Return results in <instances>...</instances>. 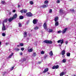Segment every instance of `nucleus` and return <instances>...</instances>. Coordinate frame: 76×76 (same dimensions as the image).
Segmentation results:
<instances>
[{"instance_id": "53", "label": "nucleus", "mask_w": 76, "mask_h": 76, "mask_svg": "<svg viewBox=\"0 0 76 76\" xmlns=\"http://www.w3.org/2000/svg\"><path fill=\"white\" fill-rule=\"evenodd\" d=\"M7 44H8V43H6V45H7Z\"/></svg>"}, {"instance_id": "24", "label": "nucleus", "mask_w": 76, "mask_h": 76, "mask_svg": "<svg viewBox=\"0 0 76 76\" xmlns=\"http://www.w3.org/2000/svg\"><path fill=\"white\" fill-rule=\"evenodd\" d=\"M26 58H24L23 59H21V61L23 62V61H26Z\"/></svg>"}, {"instance_id": "21", "label": "nucleus", "mask_w": 76, "mask_h": 76, "mask_svg": "<svg viewBox=\"0 0 76 76\" xmlns=\"http://www.w3.org/2000/svg\"><path fill=\"white\" fill-rule=\"evenodd\" d=\"M13 55V53H12L8 57L9 58H11L12 57V56Z\"/></svg>"}, {"instance_id": "1", "label": "nucleus", "mask_w": 76, "mask_h": 76, "mask_svg": "<svg viewBox=\"0 0 76 76\" xmlns=\"http://www.w3.org/2000/svg\"><path fill=\"white\" fill-rule=\"evenodd\" d=\"M44 42L46 44H51L53 43V42L51 40H45L44 41Z\"/></svg>"}, {"instance_id": "23", "label": "nucleus", "mask_w": 76, "mask_h": 76, "mask_svg": "<svg viewBox=\"0 0 76 76\" xmlns=\"http://www.w3.org/2000/svg\"><path fill=\"white\" fill-rule=\"evenodd\" d=\"M32 51H33V49L32 48L28 50V51L29 52H32Z\"/></svg>"}, {"instance_id": "54", "label": "nucleus", "mask_w": 76, "mask_h": 76, "mask_svg": "<svg viewBox=\"0 0 76 76\" xmlns=\"http://www.w3.org/2000/svg\"><path fill=\"white\" fill-rule=\"evenodd\" d=\"M48 75H50V72H48Z\"/></svg>"}, {"instance_id": "36", "label": "nucleus", "mask_w": 76, "mask_h": 76, "mask_svg": "<svg viewBox=\"0 0 76 76\" xmlns=\"http://www.w3.org/2000/svg\"><path fill=\"white\" fill-rule=\"evenodd\" d=\"M60 0H57L56 1L57 3H58V4L60 3Z\"/></svg>"}, {"instance_id": "8", "label": "nucleus", "mask_w": 76, "mask_h": 76, "mask_svg": "<svg viewBox=\"0 0 76 76\" xmlns=\"http://www.w3.org/2000/svg\"><path fill=\"white\" fill-rule=\"evenodd\" d=\"M38 22V20L36 19H34L33 21V23L34 24H37Z\"/></svg>"}, {"instance_id": "50", "label": "nucleus", "mask_w": 76, "mask_h": 76, "mask_svg": "<svg viewBox=\"0 0 76 76\" xmlns=\"http://www.w3.org/2000/svg\"><path fill=\"white\" fill-rule=\"evenodd\" d=\"M17 46V47H20V45H18Z\"/></svg>"}, {"instance_id": "5", "label": "nucleus", "mask_w": 76, "mask_h": 76, "mask_svg": "<svg viewBox=\"0 0 76 76\" xmlns=\"http://www.w3.org/2000/svg\"><path fill=\"white\" fill-rule=\"evenodd\" d=\"M43 27L46 30L47 29V23L46 22H45L43 24Z\"/></svg>"}, {"instance_id": "32", "label": "nucleus", "mask_w": 76, "mask_h": 76, "mask_svg": "<svg viewBox=\"0 0 76 76\" xmlns=\"http://www.w3.org/2000/svg\"><path fill=\"white\" fill-rule=\"evenodd\" d=\"M34 29H35V30H37V29H38V26L35 27L34 28Z\"/></svg>"}, {"instance_id": "40", "label": "nucleus", "mask_w": 76, "mask_h": 76, "mask_svg": "<svg viewBox=\"0 0 76 76\" xmlns=\"http://www.w3.org/2000/svg\"><path fill=\"white\" fill-rule=\"evenodd\" d=\"M44 51H42L41 52V54H44Z\"/></svg>"}, {"instance_id": "49", "label": "nucleus", "mask_w": 76, "mask_h": 76, "mask_svg": "<svg viewBox=\"0 0 76 76\" xmlns=\"http://www.w3.org/2000/svg\"><path fill=\"white\" fill-rule=\"evenodd\" d=\"M62 57L63 58H64V57H65V56L64 55H63Z\"/></svg>"}, {"instance_id": "42", "label": "nucleus", "mask_w": 76, "mask_h": 76, "mask_svg": "<svg viewBox=\"0 0 76 76\" xmlns=\"http://www.w3.org/2000/svg\"><path fill=\"white\" fill-rule=\"evenodd\" d=\"M61 30H59L58 32V33L59 34L61 33Z\"/></svg>"}, {"instance_id": "3", "label": "nucleus", "mask_w": 76, "mask_h": 76, "mask_svg": "<svg viewBox=\"0 0 76 76\" xmlns=\"http://www.w3.org/2000/svg\"><path fill=\"white\" fill-rule=\"evenodd\" d=\"M68 28H65L63 31H62V33L64 34H65L66 32V31H67Z\"/></svg>"}, {"instance_id": "52", "label": "nucleus", "mask_w": 76, "mask_h": 76, "mask_svg": "<svg viewBox=\"0 0 76 76\" xmlns=\"http://www.w3.org/2000/svg\"><path fill=\"white\" fill-rule=\"evenodd\" d=\"M1 42L0 41V45H1Z\"/></svg>"}, {"instance_id": "37", "label": "nucleus", "mask_w": 76, "mask_h": 76, "mask_svg": "<svg viewBox=\"0 0 76 76\" xmlns=\"http://www.w3.org/2000/svg\"><path fill=\"white\" fill-rule=\"evenodd\" d=\"M15 50H16V51H19V50H20L18 48H15Z\"/></svg>"}, {"instance_id": "26", "label": "nucleus", "mask_w": 76, "mask_h": 76, "mask_svg": "<svg viewBox=\"0 0 76 76\" xmlns=\"http://www.w3.org/2000/svg\"><path fill=\"white\" fill-rule=\"evenodd\" d=\"M55 26H58V22H56L55 23Z\"/></svg>"}, {"instance_id": "19", "label": "nucleus", "mask_w": 76, "mask_h": 76, "mask_svg": "<svg viewBox=\"0 0 76 76\" xmlns=\"http://www.w3.org/2000/svg\"><path fill=\"white\" fill-rule=\"evenodd\" d=\"M49 54L50 55V56H53V52L52 51H50V53H49Z\"/></svg>"}, {"instance_id": "22", "label": "nucleus", "mask_w": 76, "mask_h": 76, "mask_svg": "<svg viewBox=\"0 0 76 76\" xmlns=\"http://www.w3.org/2000/svg\"><path fill=\"white\" fill-rule=\"evenodd\" d=\"M64 72H61V74H60V76H63V75H64Z\"/></svg>"}, {"instance_id": "44", "label": "nucleus", "mask_w": 76, "mask_h": 76, "mask_svg": "<svg viewBox=\"0 0 76 76\" xmlns=\"http://www.w3.org/2000/svg\"><path fill=\"white\" fill-rule=\"evenodd\" d=\"M65 44H66V45H67V44H68V41H66Z\"/></svg>"}, {"instance_id": "17", "label": "nucleus", "mask_w": 76, "mask_h": 76, "mask_svg": "<svg viewBox=\"0 0 76 76\" xmlns=\"http://www.w3.org/2000/svg\"><path fill=\"white\" fill-rule=\"evenodd\" d=\"M58 19V17H56L55 18V22H56V21H57Z\"/></svg>"}, {"instance_id": "34", "label": "nucleus", "mask_w": 76, "mask_h": 76, "mask_svg": "<svg viewBox=\"0 0 76 76\" xmlns=\"http://www.w3.org/2000/svg\"><path fill=\"white\" fill-rule=\"evenodd\" d=\"M2 35L3 37H5V36H6V34L4 33H3L2 34Z\"/></svg>"}, {"instance_id": "56", "label": "nucleus", "mask_w": 76, "mask_h": 76, "mask_svg": "<svg viewBox=\"0 0 76 76\" xmlns=\"http://www.w3.org/2000/svg\"><path fill=\"white\" fill-rule=\"evenodd\" d=\"M70 1H72V0H69Z\"/></svg>"}, {"instance_id": "30", "label": "nucleus", "mask_w": 76, "mask_h": 76, "mask_svg": "<svg viewBox=\"0 0 76 76\" xmlns=\"http://www.w3.org/2000/svg\"><path fill=\"white\" fill-rule=\"evenodd\" d=\"M62 62H63V63H66V59H63L62 60Z\"/></svg>"}, {"instance_id": "7", "label": "nucleus", "mask_w": 76, "mask_h": 76, "mask_svg": "<svg viewBox=\"0 0 76 76\" xmlns=\"http://www.w3.org/2000/svg\"><path fill=\"white\" fill-rule=\"evenodd\" d=\"M20 12L22 13H23V12H24V13H26L27 12V10H23L20 11Z\"/></svg>"}, {"instance_id": "28", "label": "nucleus", "mask_w": 76, "mask_h": 76, "mask_svg": "<svg viewBox=\"0 0 76 76\" xmlns=\"http://www.w3.org/2000/svg\"><path fill=\"white\" fill-rule=\"evenodd\" d=\"M18 25L19 27H22V24L20 23H18Z\"/></svg>"}, {"instance_id": "27", "label": "nucleus", "mask_w": 76, "mask_h": 76, "mask_svg": "<svg viewBox=\"0 0 76 76\" xmlns=\"http://www.w3.org/2000/svg\"><path fill=\"white\" fill-rule=\"evenodd\" d=\"M53 31V30L52 29H49L48 32H52Z\"/></svg>"}, {"instance_id": "58", "label": "nucleus", "mask_w": 76, "mask_h": 76, "mask_svg": "<svg viewBox=\"0 0 76 76\" xmlns=\"http://www.w3.org/2000/svg\"><path fill=\"white\" fill-rule=\"evenodd\" d=\"M11 14H10V15Z\"/></svg>"}, {"instance_id": "48", "label": "nucleus", "mask_w": 76, "mask_h": 76, "mask_svg": "<svg viewBox=\"0 0 76 76\" xmlns=\"http://www.w3.org/2000/svg\"><path fill=\"white\" fill-rule=\"evenodd\" d=\"M18 8H19L20 7V5H18Z\"/></svg>"}, {"instance_id": "18", "label": "nucleus", "mask_w": 76, "mask_h": 76, "mask_svg": "<svg viewBox=\"0 0 76 76\" xmlns=\"http://www.w3.org/2000/svg\"><path fill=\"white\" fill-rule=\"evenodd\" d=\"M19 18L20 19H23V16L22 15L19 16Z\"/></svg>"}, {"instance_id": "33", "label": "nucleus", "mask_w": 76, "mask_h": 76, "mask_svg": "<svg viewBox=\"0 0 76 76\" xmlns=\"http://www.w3.org/2000/svg\"><path fill=\"white\" fill-rule=\"evenodd\" d=\"M14 67H15V66H13V67H11V69H10V70H11V71H12V70H13V69H14Z\"/></svg>"}, {"instance_id": "29", "label": "nucleus", "mask_w": 76, "mask_h": 76, "mask_svg": "<svg viewBox=\"0 0 76 76\" xmlns=\"http://www.w3.org/2000/svg\"><path fill=\"white\" fill-rule=\"evenodd\" d=\"M33 56H34V57H35L36 56V53L35 52H34L33 53Z\"/></svg>"}, {"instance_id": "14", "label": "nucleus", "mask_w": 76, "mask_h": 76, "mask_svg": "<svg viewBox=\"0 0 76 76\" xmlns=\"http://www.w3.org/2000/svg\"><path fill=\"white\" fill-rule=\"evenodd\" d=\"M48 68H47L45 69L43 71V73H46L47 72H48Z\"/></svg>"}, {"instance_id": "9", "label": "nucleus", "mask_w": 76, "mask_h": 76, "mask_svg": "<svg viewBox=\"0 0 76 76\" xmlns=\"http://www.w3.org/2000/svg\"><path fill=\"white\" fill-rule=\"evenodd\" d=\"M17 16H18V15H17V14H15L13 16L12 18H13V19H15L17 18Z\"/></svg>"}, {"instance_id": "11", "label": "nucleus", "mask_w": 76, "mask_h": 76, "mask_svg": "<svg viewBox=\"0 0 76 76\" xmlns=\"http://www.w3.org/2000/svg\"><path fill=\"white\" fill-rule=\"evenodd\" d=\"M65 53H66V50H63L61 52V54H62V56H63V55H64V54H65Z\"/></svg>"}, {"instance_id": "10", "label": "nucleus", "mask_w": 76, "mask_h": 76, "mask_svg": "<svg viewBox=\"0 0 76 76\" xmlns=\"http://www.w3.org/2000/svg\"><path fill=\"white\" fill-rule=\"evenodd\" d=\"M3 27L2 28V29L3 31H5L6 30V27L4 26V23H3Z\"/></svg>"}, {"instance_id": "4", "label": "nucleus", "mask_w": 76, "mask_h": 76, "mask_svg": "<svg viewBox=\"0 0 76 76\" xmlns=\"http://www.w3.org/2000/svg\"><path fill=\"white\" fill-rule=\"evenodd\" d=\"M57 42H58V43H60L61 42V44H63V42H64V40H63V39H60Z\"/></svg>"}, {"instance_id": "13", "label": "nucleus", "mask_w": 76, "mask_h": 76, "mask_svg": "<svg viewBox=\"0 0 76 76\" xmlns=\"http://www.w3.org/2000/svg\"><path fill=\"white\" fill-rule=\"evenodd\" d=\"M13 18H12V17H11V18H10L8 19V21L10 22L12 21L13 20Z\"/></svg>"}, {"instance_id": "6", "label": "nucleus", "mask_w": 76, "mask_h": 76, "mask_svg": "<svg viewBox=\"0 0 76 76\" xmlns=\"http://www.w3.org/2000/svg\"><path fill=\"white\" fill-rule=\"evenodd\" d=\"M58 67H59V66L58 65H57L56 66H53L52 67V69H57L58 68Z\"/></svg>"}, {"instance_id": "38", "label": "nucleus", "mask_w": 76, "mask_h": 76, "mask_svg": "<svg viewBox=\"0 0 76 76\" xmlns=\"http://www.w3.org/2000/svg\"><path fill=\"white\" fill-rule=\"evenodd\" d=\"M1 3L2 4H4V3H5V1H2Z\"/></svg>"}, {"instance_id": "47", "label": "nucleus", "mask_w": 76, "mask_h": 76, "mask_svg": "<svg viewBox=\"0 0 76 76\" xmlns=\"http://www.w3.org/2000/svg\"><path fill=\"white\" fill-rule=\"evenodd\" d=\"M16 12V10H13V12H14V13H15Z\"/></svg>"}, {"instance_id": "15", "label": "nucleus", "mask_w": 76, "mask_h": 76, "mask_svg": "<svg viewBox=\"0 0 76 76\" xmlns=\"http://www.w3.org/2000/svg\"><path fill=\"white\" fill-rule=\"evenodd\" d=\"M7 18H6L3 21V23H7Z\"/></svg>"}, {"instance_id": "16", "label": "nucleus", "mask_w": 76, "mask_h": 76, "mask_svg": "<svg viewBox=\"0 0 76 76\" xmlns=\"http://www.w3.org/2000/svg\"><path fill=\"white\" fill-rule=\"evenodd\" d=\"M48 4L45 5H42V7L43 8H45L46 7H48Z\"/></svg>"}, {"instance_id": "35", "label": "nucleus", "mask_w": 76, "mask_h": 76, "mask_svg": "<svg viewBox=\"0 0 76 76\" xmlns=\"http://www.w3.org/2000/svg\"><path fill=\"white\" fill-rule=\"evenodd\" d=\"M30 4H34V2L32 1H30Z\"/></svg>"}, {"instance_id": "41", "label": "nucleus", "mask_w": 76, "mask_h": 76, "mask_svg": "<svg viewBox=\"0 0 76 76\" xmlns=\"http://www.w3.org/2000/svg\"><path fill=\"white\" fill-rule=\"evenodd\" d=\"M21 50L22 51H23L24 50V48H21Z\"/></svg>"}, {"instance_id": "59", "label": "nucleus", "mask_w": 76, "mask_h": 76, "mask_svg": "<svg viewBox=\"0 0 76 76\" xmlns=\"http://www.w3.org/2000/svg\"><path fill=\"white\" fill-rule=\"evenodd\" d=\"M45 57H46L45 56Z\"/></svg>"}, {"instance_id": "25", "label": "nucleus", "mask_w": 76, "mask_h": 76, "mask_svg": "<svg viewBox=\"0 0 76 76\" xmlns=\"http://www.w3.org/2000/svg\"><path fill=\"white\" fill-rule=\"evenodd\" d=\"M66 56L67 57H70V53H68L66 54Z\"/></svg>"}, {"instance_id": "55", "label": "nucleus", "mask_w": 76, "mask_h": 76, "mask_svg": "<svg viewBox=\"0 0 76 76\" xmlns=\"http://www.w3.org/2000/svg\"><path fill=\"white\" fill-rule=\"evenodd\" d=\"M74 76H76V75H74Z\"/></svg>"}, {"instance_id": "43", "label": "nucleus", "mask_w": 76, "mask_h": 76, "mask_svg": "<svg viewBox=\"0 0 76 76\" xmlns=\"http://www.w3.org/2000/svg\"><path fill=\"white\" fill-rule=\"evenodd\" d=\"M70 11H71V12H74V10L73 9H70Z\"/></svg>"}, {"instance_id": "51", "label": "nucleus", "mask_w": 76, "mask_h": 76, "mask_svg": "<svg viewBox=\"0 0 76 76\" xmlns=\"http://www.w3.org/2000/svg\"><path fill=\"white\" fill-rule=\"evenodd\" d=\"M41 62H38L39 64H41Z\"/></svg>"}, {"instance_id": "20", "label": "nucleus", "mask_w": 76, "mask_h": 76, "mask_svg": "<svg viewBox=\"0 0 76 76\" xmlns=\"http://www.w3.org/2000/svg\"><path fill=\"white\" fill-rule=\"evenodd\" d=\"M44 4H48V1H45L44 2Z\"/></svg>"}, {"instance_id": "45", "label": "nucleus", "mask_w": 76, "mask_h": 76, "mask_svg": "<svg viewBox=\"0 0 76 76\" xmlns=\"http://www.w3.org/2000/svg\"><path fill=\"white\" fill-rule=\"evenodd\" d=\"M20 56H22L23 55V54L22 53H20Z\"/></svg>"}, {"instance_id": "39", "label": "nucleus", "mask_w": 76, "mask_h": 76, "mask_svg": "<svg viewBox=\"0 0 76 76\" xmlns=\"http://www.w3.org/2000/svg\"><path fill=\"white\" fill-rule=\"evenodd\" d=\"M51 12H52V9H50L49 10V13H51Z\"/></svg>"}, {"instance_id": "57", "label": "nucleus", "mask_w": 76, "mask_h": 76, "mask_svg": "<svg viewBox=\"0 0 76 76\" xmlns=\"http://www.w3.org/2000/svg\"><path fill=\"white\" fill-rule=\"evenodd\" d=\"M0 47H1V45H0Z\"/></svg>"}, {"instance_id": "31", "label": "nucleus", "mask_w": 76, "mask_h": 76, "mask_svg": "<svg viewBox=\"0 0 76 76\" xmlns=\"http://www.w3.org/2000/svg\"><path fill=\"white\" fill-rule=\"evenodd\" d=\"M20 47H23V44L21 43L20 44Z\"/></svg>"}, {"instance_id": "12", "label": "nucleus", "mask_w": 76, "mask_h": 76, "mask_svg": "<svg viewBox=\"0 0 76 76\" xmlns=\"http://www.w3.org/2000/svg\"><path fill=\"white\" fill-rule=\"evenodd\" d=\"M24 38H25L27 37V32H24L23 34Z\"/></svg>"}, {"instance_id": "2", "label": "nucleus", "mask_w": 76, "mask_h": 76, "mask_svg": "<svg viewBox=\"0 0 76 76\" xmlns=\"http://www.w3.org/2000/svg\"><path fill=\"white\" fill-rule=\"evenodd\" d=\"M26 15L28 17H32V16H33V15L31 12L27 13H26Z\"/></svg>"}, {"instance_id": "46", "label": "nucleus", "mask_w": 76, "mask_h": 76, "mask_svg": "<svg viewBox=\"0 0 76 76\" xmlns=\"http://www.w3.org/2000/svg\"><path fill=\"white\" fill-rule=\"evenodd\" d=\"M59 12H61H61H63V11H62V10H59Z\"/></svg>"}]
</instances>
